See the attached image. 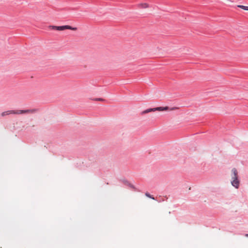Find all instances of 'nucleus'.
<instances>
[{
  "mask_svg": "<svg viewBox=\"0 0 248 248\" xmlns=\"http://www.w3.org/2000/svg\"><path fill=\"white\" fill-rule=\"evenodd\" d=\"M38 111L37 109H31L26 110H11L4 111L1 113V115L2 117L10 114L19 115L22 114L34 113Z\"/></svg>",
  "mask_w": 248,
  "mask_h": 248,
  "instance_id": "1",
  "label": "nucleus"
},
{
  "mask_svg": "<svg viewBox=\"0 0 248 248\" xmlns=\"http://www.w3.org/2000/svg\"><path fill=\"white\" fill-rule=\"evenodd\" d=\"M232 181L231 184L232 186L236 188H238L239 186V181L238 180V171L235 168H233L231 171Z\"/></svg>",
  "mask_w": 248,
  "mask_h": 248,
  "instance_id": "2",
  "label": "nucleus"
},
{
  "mask_svg": "<svg viewBox=\"0 0 248 248\" xmlns=\"http://www.w3.org/2000/svg\"><path fill=\"white\" fill-rule=\"evenodd\" d=\"M176 109H177L176 108H169L168 107H159L155 108H153L147 109L142 111L141 114L142 115H143V114L155 111L157 110V111H165V110H174Z\"/></svg>",
  "mask_w": 248,
  "mask_h": 248,
  "instance_id": "3",
  "label": "nucleus"
},
{
  "mask_svg": "<svg viewBox=\"0 0 248 248\" xmlns=\"http://www.w3.org/2000/svg\"><path fill=\"white\" fill-rule=\"evenodd\" d=\"M48 28L50 30H56L58 31H62L65 30H71L72 31H76L78 30V28L77 27H72V26H70L69 25H64L61 26L50 25L48 26Z\"/></svg>",
  "mask_w": 248,
  "mask_h": 248,
  "instance_id": "4",
  "label": "nucleus"
},
{
  "mask_svg": "<svg viewBox=\"0 0 248 248\" xmlns=\"http://www.w3.org/2000/svg\"><path fill=\"white\" fill-rule=\"evenodd\" d=\"M140 8H147L149 7V5L147 3H141L138 5Z\"/></svg>",
  "mask_w": 248,
  "mask_h": 248,
  "instance_id": "5",
  "label": "nucleus"
},
{
  "mask_svg": "<svg viewBox=\"0 0 248 248\" xmlns=\"http://www.w3.org/2000/svg\"><path fill=\"white\" fill-rule=\"evenodd\" d=\"M237 7L241 8V9H243L245 10H247V11H248V6H243V5H239L237 6Z\"/></svg>",
  "mask_w": 248,
  "mask_h": 248,
  "instance_id": "6",
  "label": "nucleus"
},
{
  "mask_svg": "<svg viewBox=\"0 0 248 248\" xmlns=\"http://www.w3.org/2000/svg\"><path fill=\"white\" fill-rule=\"evenodd\" d=\"M145 195H146L147 197H149V198H151V199H153V200H154V199H154V198L152 195H151L150 194H149L148 193H145Z\"/></svg>",
  "mask_w": 248,
  "mask_h": 248,
  "instance_id": "7",
  "label": "nucleus"
},
{
  "mask_svg": "<svg viewBox=\"0 0 248 248\" xmlns=\"http://www.w3.org/2000/svg\"><path fill=\"white\" fill-rule=\"evenodd\" d=\"M96 100H98V101H103V99H102V98H98V99H96Z\"/></svg>",
  "mask_w": 248,
  "mask_h": 248,
  "instance_id": "8",
  "label": "nucleus"
},
{
  "mask_svg": "<svg viewBox=\"0 0 248 248\" xmlns=\"http://www.w3.org/2000/svg\"><path fill=\"white\" fill-rule=\"evenodd\" d=\"M245 236H246V237H248V234H245Z\"/></svg>",
  "mask_w": 248,
  "mask_h": 248,
  "instance_id": "9",
  "label": "nucleus"
}]
</instances>
